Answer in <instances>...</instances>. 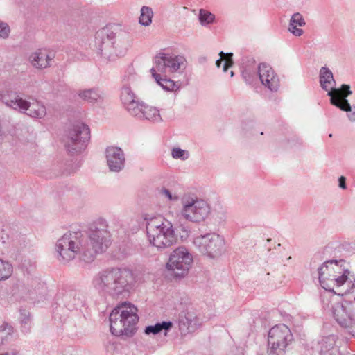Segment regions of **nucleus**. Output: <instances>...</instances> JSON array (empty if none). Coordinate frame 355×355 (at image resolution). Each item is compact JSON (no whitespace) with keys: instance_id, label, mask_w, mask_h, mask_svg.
<instances>
[{"instance_id":"nucleus-12","label":"nucleus","mask_w":355,"mask_h":355,"mask_svg":"<svg viewBox=\"0 0 355 355\" xmlns=\"http://www.w3.org/2000/svg\"><path fill=\"white\" fill-rule=\"evenodd\" d=\"M291 329L284 324L272 327L268 332V355H285L287 347L293 341Z\"/></svg>"},{"instance_id":"nucleus-38","label":"nucleus","mask_w":355,"mask_h":355,"mask_svg":"<svg viewBox=\"0 0 355 355\" xmlns=\"http://www.w3.org/2000/svg\"><path fill=\"white\" fill-rule=\"evenodd\" d=\"M346 112H349L347 114L349 119L352 121H355V105L353 107L351 106V110Z\"/></svg>"},{"instance_id":"nucleus-18","label":"nucleus","mask_w":355,"mask_h":355,"mask_svg":"<svg viewBox=\"0 0 355 355\" xmlns=\"http://www.w3.org/2000/svg\"><path fill=\"white\" fill-rule=\"evenodd\" d=\"M128 46V41L122 42V37L119 35L113 37L108 36L102 41L99 51L105 58L113 60L122 55Z\"/></svg>"},{"instance_id":"nucleus-9","label":"nucleus","mask_w":355,"mask_h":355,"mask_svg":"<svg viewBox=\"0 0 355 355\" xmlns=\"http://www.w3.org/2000/svg\"><path fill=\"white\" fill-rule=\"evenodd\" d=\"M180 215L193 223L204 222L211 213L209 203L192 193H184L181 199Z\"/></svg>"},{"instance_id":"nucleus-36","label":"nucleus","mask_w":355,"mask_h":355,"mask_svg":"<svg viewBox=\"0 0 355 355\" xmlns=\"http://www.w3.org/2000/svg\"><path fill=\"white\" fill-rule=\"evenodd\" d=\"M10 32L9 26L5 22L0 21V38L6 39L8 37Z\"/></svg>"},{"instance_id":"nucleus-29","label":"nucleus","mask_w":355,"mask_h":355,"mask_svg":"<svg viewBox=\"0 0 355 355\" xmlns=\"http://www.w3.org/2000/svg\"><path fill=\"white\" fill-rule=\"evenodd\" d=\"M12 264L0 259V281L8 279L12 275Z\"/></svg>"},{"instance_id":"nucleus-4","label":"nucleus","mask_w":355,"mask_h":355,"mask_svg":"<svg viewBox=\"0 0 355 355\" xmlns=\"http://www.w3.org/2000/svg\"><path fill=\"white\" fill-rule=\"evenodd\" d=\"M137 308L130 302H123L110 314V331L115 336H132L139 320Z\"/></svg>"},{"instance_id":"nucleus-39","label":"nucleus","mask_w":355,"mask_h":355,"mask_svg":"<svg viewBox=\"0 0 355 355\" xmlns=\"http://www.w3.org/2000/svg\"><path fill=\"white\" fill-rule=\"evenodd\" d=\"M346 179L344 176H340L338 179V186L343 189H345L347 188V186H346Z\"/></svg>"},{"instance_id":"nucleus-32","label":"nucleus","mask_w":355,"mask_h":355,"mask_svg":"<svg viewBox=\"0 0 355 355\" xmlns=\"http://www.w3.org/2000/svg\"><path fill=\"white\" fill-rule=\"evenodd\" d=\"M219 55H220V58L217 60L216 62V65L218 67H220L222 62H223V58L225 59V62L223 64V71H227V69L231 67L233 65V60H232V55L233 54L232 53H225L223 51H221Z\"/></svg>"},{"instance_id":"nucleus-24","label":"nucleus","mask_w":355,"mask_h":355,"mask_svg":"<svg viewBox=\"0 0 355 355\" xmlns=\"http://www.w3.org/2000/svg\"><path fill=\"white\" fill-rule=\"evenodd\" d=\"M138 110L139 113L132 114L139 119H145L153 122H161L162 119L159 114V110L153 106L145 105L143 103L139 105Z\"/></svg>"},{"instance_id":"nucleus-25","label":"nucleus","mask_w":355,"mask_h":355,"mask_svg":"<svg viewBox=\"0 0 355 355\" xmlns=\"http://www.w3.org/2000/svg\"><path fill=\"white\" fill-rule=\"evenodd\" d=\"M306 25V21L303 16L300 12L294 13L290 19L288 31L293 35L300 37L303 35L304 31L299 27H303Z\"/></svg>"},{"instance_id":"nucleus-14","label":"nucleus","mask_w":355,"mask_h":355,"mask_svg":"<svg viewBox=\"0 0 355 355\" xmlns=\"http://www.w3.org/2000/svg\"><path fill=\"white\" fill-rule=\"evenodd\" d=\"M90 139L89 127L77 123L73 125L65 141V148L71 154H78L83 151Z\"/></svg>"},{"instance_id":"nucleus-2","label":"nucleus","mask_w":355,"mask_h":355,"mask_svg":"<svg viewBox=\"0 0 355 355\" xmlns=\"http://www.w3.org/2000/svg\"><path fill=\"white\" fill-rule=\"evenodd\" d=\"M184 61L182 57L159 53L154 58L153 67L150 69L151 76L165 91H175L178 87L173 80L167 78V74L180 69L184 66Z\"/></svg>"},{"instance_id":"nucleus-41","label":"nucleus","mask_w":355,"mask_h":355,"mask_svg":"<svg viewBox=\"0 0 355 355\" xmlns=\"http://www.w3.org/2000/svg\"><path fill=\"white\" fill-rule=\"evenodd\" d=\"M230 75H231V77H232L234 76V72L231 71Z\"/></svg>"},{"instance_id":"nucleus-3","label":"nucleus","mask_w":355,"mask_h":355,"mask_svg":"<svg viewBox=\"0 0 355 355\" xmlns=\"http://www.w3.org/2000/svg\"><path fill=\"white\" fill-rule=\"evenodd\" d=\"M111 244V234L108 230L107 222L99 218L91 225L87 237H85V250L83 251V261H93L97 254L105 252Z\"/></svg>"},{"instance_id":"nucleus-6","label":"nucleus","mask_w":355,"mask_h":355,"mask_svg":"<svg viewBox=\"0 0 355 355\" xmlns=\"http://www.w3.org/2000/svg\"><path fill=\"white\" fill-rule=\"evenodd\" d=\"M85 241V236L81 232H67L57 241L55 249L58 254V259L65 263L79 255L83 261Z\"/></svg>"},{"instance_id":"nucleus-35","label":"nucleus","mask_w":355,"mask_h":355,"mask_svg":"<svg viewBox=\"0 0 355 355\" xmlns=\"http://www.w3.org/2000/svg\"><path fill=\"white\" fill-rule=\"evenodd\" d=\"M172 157L174 159H180L181 160H186L189 157V153L180 148H174L171 153Z\"/></svg>"},{"instance_id":"nucleus-13","label":"nucleus","mask_w":355,"mask_h":355,"mask_svg":"<svg viewBox=\"0 0 355 355\" xmlns=\"http://www.w3.org/2000/svg\"><path fill=\"white\" fill-rule=\"evenodd\" d=\"M193 260L189 250L185 246H180L171 253L166 267L175 277H183L187 275Z\"/></svg>"},{"instance_id":"nucleus-30","label":"nucleus","mask_w":355,"mask_h":355,"mask_svg":"<svg viewBox=\"0 0 355 355\" xmlns=\"http://www.w3.org/2000/svg\"><path fill=\"white\" fill-rule=\"evenodd\" d=\"M335 337L334 336H329L323 338L319 342L321 354H325L331 349H333L335 345Z\"/></svg>"},{"instance_id":"nucleus-8","label":"nucleus","mask_w":355,"mask_h":355,"mask_svg":"<svg viewBox=\"0 0 355 355\" xmlns=\"http://www.w3.org/2000/svg\"><path fill=\"white\" fill-rule=\"evenodd\" d=\"M320 83L323 89L328 92V96L331 97L330 102L343 111L351 110V105L347 97L352 94L350 87L343 84L341 87H334L335 80L332 72L327 67H322L320 71Z\"/></svg>"},{"instance_id":"nucleus-5","label":"nucleus","mask_w":355,"mask_h":355,"mask_svg":"<svg viewBox=\"0 0 355 355\" xmlns=\"http://www.w3.org/2000/svg\"><path fill=\"white\" fill-rule=\"evenodd\" d=\"M148 239L158 249H165L178 242L173 224L161 218H152L146 225Z\"/></svg>"},{"instance_id":"nucleus-17","label":"nucleus","mask_w":355,"mask_h":355,"mask_svg":"<svg viewBox=\"0 0 355 355\" xmlns=\"http://www.w3.org/2000/svg\"><path fill=\"white\" fill-rule=\"evenodd\" d=\"M259 76L261 83L272 92H277L279 87V80L274 70L266 63L259 65L257 71H250L247 69L243 71V76L245 81L250 82L254 77Z\"/></svg>"},{"instance_id":"nucleus-34","label":"nucleus","mask_w":355,"mask_h":355,"mask_svg":"<svg viewBox=\"0 0 355 355\" xmlns=\"http://www.w3.org/2000/svg\"><path fill=\"white\" fill-rule=\"evenodd\" d=\"M12 332V328L7 323H3L0 326V340L1 343L6 340L8 336L11 335Z\"/></svg>"},{"instance_id":"nucleus-28","label":"nucleus","mask_w":355,"mask_h":355,"mask_svg":"<svg viewBox=\"0 0 355 355\" xmlns=\"http://www.w3.org/2000/svg\"><path fill=\"white\" fill-rule=\"evenodd\" d=\"M19 320L24 331H28L30 329L31 318L28 310L26 309H19Z\"/></svg>"},{"instance_id":"nucleus-10","label":"nucleus","mask_w":355,"mask_h":355,"mask_svg":"<svg viewBox=\"0 0 355 355\" xmlns=\"http://www.w3.org/2000/svg\"><path fill=\"white\" fill-rule=\"evenodd\" d=\"M0 101L8 107L26 113L32 118L42 119L46 114V107L41 102L35 100L31 103L12 91L0 93Z\"/></svg>"},{"instance_id":"nucleus-23","label":"nucleus","mask_w":355,"mask_h":355,"mask_svg":"<svg viewBox=\"0 0 355 355\" xmlns=\"http://www.w3.org/2000/svg\"><path fill=\"white\" fill-rule=\"evenodd\" d=\"M77 96L81 101L90 104L101 103L104 98V93L98 87L79 89Z\"/></svg>"},{"instance_id":"nucleus-7","label":"nucleus","mask_w":355,"mask_h":355,"mask_svg":"<svg viewBox=\"0 0 355 355\" xmlns=\"http://www.w3.org/2000/svg\"><path fill=\"white\" fill-rule=\"evenodd\" d=\"M330 293L321 295V301L324 309H331L336 322L343 328L347 329L349 334L355 336V313L352 304L338 302L330 298Z\"/></svg>"},{"instance_id":"nucleus-22","label":"nucleus","mask_w":355,"mask_h":355,"mask_svg":"<svg viewBox=\"0 0 355 355\" xmlns=\"http://www.w3.org/2000/svg\"><path fill=\"white\" fill-rule=\"evenodd\" d=\"M53 58L54 53L44 49L32 53L29 56V61L35 68L42 69L49 67Z\"/></svg>"},{"instance_id":"nucleus-31","label":"nucleus","mask_w":355,"mask_h":355,"mask_svg":"<svg viewBox=\"0 0 355 355\" xmlns=\"http://www.w3.org/2000/svg\"><path fill=\"white\" fill-rule=\"evenodd\" d=\"M153 12L152 9L148 6H143L141 9V15L139 17V22L141 24L148 26L152 22Z\"/></svg>"},{"instance_id":"nucleus-27","label":"nucleus","mask_w":355,"mask_h":355,"mask_svg":"<svg viewBox=\"0 0 355 355\" xmlns=\"http://www.w3.org/2000/svg\"><path fill=\"white\" fill-rule=\"evenodd\" d=\"M180 326L186 327L188 332L196 331L200 324L199 319L193 313L189 312L184 315V318L180 320Z\"/></svg>"},{"instance_id":"nucleus-15","label":"nucleus","mask_w":355,"mask_h":355,"mask_svg":"<svg viewBox=\"0 0 355 355\" xmlns=\"http://www.w3.org/2000/svg\"><path fill=\"white\" fill-rule=\"evenodd\" d=\"M331 279L333 282L331 284H326L322 287L327 291L324 293H330V298H335L334 294L338 295L347 294L355 288L354 276L345 266L343 268V272Z\"/></svg>"},{"instance_id":"nucleus-11","label":"nucleus","mask_w":355,"mask_h":355,"mask_svg":"<svg viewBox=\"0 0 355 355\" xmlns=\"http://www.w3.org/2000/svg\"><path fill=\"white\" fill-rule=\"evenodd\" d=\"M193 244L200 254L211 259L218 258L225 251L224 238L215 232L194 237Z\"/></svg>"},{"instance_id":"nucleus-19","label":"nucleus","mask_w":355,"mask_h":355,"mask_svg":"<svg viewBox=\"0 0 355 355\" xmlns=\"http://www.w3.org/2000/svg\"><path fill=\"white\" fill-rule=\"evenodd\" d=\"M345 264L344 260H329L323 263L318 269L319 282L322 287L333 283L332 278L343 272Z\"/></svg>"},{"instance_id":"nucleus-1","label":"nucleus","mask_w":355,"mask_h":355,"mask_svg":"<svg viewBox=\"0 0 355 355\" xmlns=\"http://www.w3.org/2000/svg\"><path fill=\"white\" fill-rule=\"evenodd\" d=\"M135 282L131 270L112 268L103 270L94 276L92 285L101 293L118 297L130 293Z\"/></svg>"},{"instance_id":"nucleus-26","label":"nucleus","mask_w":355,"mask_h":355,"mask_svg":"<svg viewBox=\"0 0 355 355\" xmlns=\"http://www.w3.org/2000/svg\"><path fill=\"white\" fill-rule=\"evenodd\" d=\"M173 322L170 321H163L162 322H157L154 325H149L146 327L144 329V333L146 335H157L161 333L162 331H164V334L166 336L167 333L173 327Z\"/></svg>"},{"instance_id":"nucleus-33","label":"nucleus","mask_w":355,"mask_h":355,"mask_svg":"<svg viewBox=\"0 0 355 355\" xmlns=\"http://www.w3.org/2000/svg\"><path fill=\"white\" fill-rule=\"evenodd\" d=\"M198 18L202 25H207L213 22L214 15L208 10L200 9Z\"/></svg>"},{"instance_id":"nucleus-21","label":"nucleus","mask_w":355,"mask_h":355,"mask_svg":"<svg viewBox=\"0 0 355 355\" xmlns=\"http://www.w3.org/2000/svg\"><path fill=\"white\" fill-rule=\"evenodd\" d=\"M108 167L111 171L119 172L125 165L124 153L120 148L111 146L105 151Z\"/></svg>"},{"instance_id":"nucleus-16","label":"nucleus","mask_w":355,"mask_h":355,"mask_svg":"<svg viewBox=\"0 0 355 355\" xmlns=\"http://www.w3.org/2000/svg\"><path fill=\"white\" fill-rule=\"evenodd\" d=\"M331 279L333 282L331 284H326L322 287L327 291L324 293H330V298H335L334 294L338 295L347 294L355 288L354 276L345 266L343 268V272Z\"/></svg>"},{"instance_id":"nucleus-37","label":"nucleus","mask_w":355,"mask_h":355,"mask_svg":"<svg viewBox=\"0 0 355 355\" xmlns=\"http://www.w3.org/2000/svg\"><path fill=\"white\" fill-rule=\"evenodd\" d=\"M161 193L168 198V200L172 201H176L179 199V197L177 194H172L171 192L167 189H163L161 191Z\"/></svg>"},{"instance_id":"nucleus-20","label":"nucleus","mask_w":355,"mask_h":355,"mask_svg":"<svg viewBox=\"0 0 355 355\" xmlns=\"http://www.w3.org/2000/svg\"><path fill=\"white\" fill-rule=\"evenodd\" d=\"M135 80L134 76H129L123 78V87L121 93V100L127 111L130 114H137L139 113L138 110L139 105L141 103L137 100L135 94L132 91L129 84Z\"/></svg>"},{"instance_id":"nucleus-40","label":"nucleus","mask_w":355,"mask_h":355,"mask_svg":"<svg viewBox=\"0 0 355 355\" xmlns=\"http://www.w3.org/2000/svg\"><path fill=\"white\" fill-rule=\"evenodd\" d=\"M18 352L17 351H12L10 353L7 352L4 354H1V355H17Z\"/></svg>"}]
</instances>
